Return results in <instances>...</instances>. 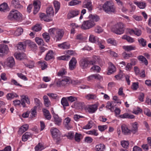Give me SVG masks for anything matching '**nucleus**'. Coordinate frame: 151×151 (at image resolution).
I'll return each mask as SVG.
<instances>
[{
  "label": "nucleus",
  "instance_id": "f257e3e1",
  "mask_svg": "<svg viewBox=\"0 0 151 151\" xmlns=\"http://www.w3.org/2000/svg\"><path fill=\"white\" fill-rule=\"evenodd\" d=\"M8 19L21 22L22 20V14L16 10L12 9L10 12L7 17Z\"/></svg>",
  "mask_w": 151,
  "mask_h": 151
},
{
  "label": "nucleus",
  "instance_id": "f03ea898",
  "mask_svg": "<svg viewBox=\"0 0 151 151\" xmlns=\"http://www.w3.org/2000/svg\"><path fill=\"white\" fill-rule=\"evenodd\" d=\"M102 8L104 12L107 13L116 12V8L111 1H108L105 2L103 5Z\"/></svg>",
  "mask_w": 151,
  "mask_h": 151
},
{
  "label": "nucleus",
  "instance_id": "7ed1b4c3",
  "mask_svg": "<svg viewBox=\"0 0 151 151\" xmlns=\"http://www.w3.org/2000/svg\"><path fill=\"white\" fill-rule=\"evenodd\" d=\"M124 30V24L121 22H119L115 24L111 28L112 31L117 35L123 34Z\"/></svg>",
  "mask_w": 151,
  "mask_h": 151
},
{
  "label": "nucleus",
  "instance_id": "20e7f679",
  "mask_svg": "<svg viewBox=\"0 0 151 151\" xmlns=\"http://www.w3.org/2000/svg\"><path fill=\"white\" fill-rule=\"evenodd\" d=\"M50 131L54 140L55 141L56 143L58 144L61 139L60 131L57 128L55 127L52 128L50 130Z\"/></svg>",
  "mask_w": 151,
  "mask_h": 151
},
{
  "label": "nucleus",
  "instance_id": "39448f33",
  "mask_svg": "<svg viewBox=\"0 0 151 151\" xmlns=\"http://www.w3.org/2000/svg\"><path fill=\"white\" fill-rule=\"evenodd\" d=\"M71 82V79L68 77L63 78L61 80H58L56 82L57 87L66 86L69 84Z\"/></svg>",
  "mask_w": 151,
  "mask_h": 151
},
{
  "label": "nucleus",
  "instance_id": "423d86ee",
  "mask_svg": "<svg viewBox=\"0 0 151 151\" xmlns=\"http://www.w3.org/2000/svg\"><path fill=\"white\" fill-rule=\"evenodd\" d=\"M95 25L94 22L91 19L84 21L82 25L81 26V28L83 29L86 30L89 29Z\"/></svg>",
  "mask_w": 151,
  "mask_h": 151
},
{
  "label": "nucleus",
  "instance_id": "0eeeda50",
  "mask_svg": "<svg viewBox=\"0 0 151 151\" xmlns=\"http://www.w3.org/2000/svg\"><path fill=\"white\" fill-rule=\"evenodd\" d=\"M94 62L92 61H89L86 59L83 58L80 60L79 64L80 67L83 69H86L89 64L93 65Z\"/></svg>",
  "mask_w": 151,
  "mask_h": 151
},
{
  "label": "nucleus",
  "instance_id": "6e6552de",
  "mask_svg": "<svg viewBox=\"0 0 151 151\" xmlns=\"http://www.w3.org/2000/svg\"><path fill=\"white\" fill-rule=\"evenodd\" d=\"M4 63L6 66L11 68H12L15 65L14 59L12 57L8 58L6 60Z\"/></svg>",
  "mask_w": 151,
  "mask_h": 151
},
{
  "label": "nucleus",
  "instance_id": "1a4fd4ad",
  "mask_svg": "<svg viewBox=\"0 0 151 151\" xmlns=\"http://www.w3.org/2000/svg\"><path fill=\"white\" fill-rule=\"evenodd\" d=\"M9 51V48L6 45H0V56H2L7 54Z\"/></svg>",
  "mask_w": 151,
  "mask_h": 151
},
{
  "label": "nucleus",
  "instance_id": "9d476101",
  "mask_svg": "<svg viewBox=\"0 0 151 151\" xmlns=\"http://www.w3.org/2000/svg\"><path fill=\"white\" fill-rule=\"evenodd\" d=\"M83 7L87 8L90 11H91L93 9L92 2L90 0H85L83 3Z\"/></svg>",
  "mask_w": 151,
  "mask_h": 151
},
{
  "label": "nucleus",
  "instance_id": "9b49d317",
  "mask_svg": "<svg viewBox=\"0 0 151 151\" xmlns=\"http://www.w3.org/2000/svg\"><path fill=\"white\" fill-rule=\"evenodd\" d=\"M21 105L23 107H26L25 102L28 104H29L30 102L29 99L27 95H22L21 96Z\"/></svg>",
  "mask_w": 151,
  "mask_h": 151
},
{
  "label": "nucleus",
  "instance_id": "f8f14e48",
  "mask_svg": "<svg viewBox=\"0 0 151 151\" xmlns=\"http://www.w3.org/2000/svg\"><path fill=\"white\" fill-rule=\"evenodd\" d=\"M64 31L62 29H57L55 35L56 41H58L60 40L64 34Z\"/></svg>",
  "mask_w": 151,
  "mask_h": 151
},
{
  "label": "nucleus",
  "instance_id": "ddd939ff",
  "mask_svg": "<svg viewBox=\"0 0 151 151\" xmlns=\"http://www.w3.org/2000/svg\"><path fill=\"white\" fill-rule=\"evenodd\" d=\"M77 63V61L75 58L73 57L70 60L69 66V68L71 70H74L76 68Z\"/></svg>",
  "mask_w": 151,
  "mask_h": 151
},
{
  "label": "nucleus",
  "instance_id": "4468645a",
  "mask_svg": "<svg viewBox=\"0 0 151 151\" xmlns=\"http://www.w3.org/2000/svg\"><path fill=\"white\" fill-rule=\"evenodd\" d=\"M98 106L95 104L92 105H89L86 107V109L90 113H94L97 109Z\"/></svg>",
  "mask_w": 151,
  "mask_h": 151
},
{
  "label": "nucleus",
  "instance_id": "2eb2a0df",
  "mask_svg": "<svg viewBox=\"0 0 151 151\" xmlns=\"http://www.w3.org/2000/svg\"><path fill=\"white\" fill-rule=\"evenodd\" d=\"M11 4L15 8L21 9L23 8V6L20 4L19 0H12Z\"/></svg>",
  "mask_w": 151,
  "mask_h": 151
},
{
  "label": "nucleus",
  "instance_id": "dca6fc26",
  "mask_svg": "<svg viewBox=\"0 0 151 151\" xmlns=\"http://www.w3.org/2000/svg\"><path fill=\"white\" fill-rule=\"evenodd\" d=\"M121 129L122 133L124 135H127L131 133L130 130L128 129L127 126L125 124H123L121 126Z\"/></svg>",
  "mask_w": 151,
  "mask_h": 151
},
{
  "label": "nucleus",
  "instance_id": "f3484780",
  "mask_svg": "<svg viewBox=\"0 0 151 151\" xmlns=\"http://www.w3.org/2000/svg\"><path fill=\"white\" fill-rule=\"evenodd\" d=\"M53 117L55 124L58 126H60L62 121L61 118L59 117L58 115L57 114H55L53 116Z\"/></svg>",
  "mask_w": 151,
  "mask_h": 151
},
{
  "label": "nucleus",
  "instance_id": "a211bd4d",
  "mask_svg": "<svg viewBox=\"0 0 151 151\" xmlns=\"http://www.w3.org/2000/svg\"><path fill=\"white\" fill-rule=\"evenodd\" d=\"M79 12L78 10H73L70 11L68 14L67 17L68 19L73 18L78 15Z\"/></svg>",
  "mask_w": 151,
  "mask_h": 151
},
{
  "label": "nucleus",
  "instance_id": "6ab92c4d",
  "mask_svg": "<svg viewBox=\"0 0 151 151\" xmlns=\"http://www.w3.org/2000/svg\"><path fill=\"white\" fill-rule=\"evenodd\" d=\"M54 53L53 51L50 50L48 51L47 54L45 59L47 60H48L54 58Z\"/></svg>",
  "mask_w": 151,
  "mask_h": 151
},
{
  "label": "nucleus",
  "instance_id": "aec40b11",
  "mask_svg": "<svg viewBox=\"0 0 151 151\" xmlns=\"http://www.w3.org/2000/svg\"><path fill=\"white\" fill-rule=\"evenodd\" d=\"M115 67L111 63H110V65L108 68V72L107 74L110 75L116 71Z\"/></svg>",
  "mask_w": 151,
  "mask_h": 151
},
{
  "label": "nucleus",
  "instance_id": "412c9836",
  "mask_svg": "<svg viewBox=\"0 0 151 151\" xmlns=\"http://www.w3.org/2000/svg\"><path fill=\"white\" fill-rule=\"evenodd\" d=\"M89 40L91 42L96 44L100 40V39L97 37L92 35H91L89 36Z\"/></svg>",
  "mask_w": 151,
  "mask_h": 151
},
{
  "label": "nucleus",
  "instance_id": "4be33fe9",
  "mask_svg": "<svg viewBox=\"0 0 151 151\" xmlns=\"http://www.w3.org/2000/svg\"><path fill=\"white\" fill-rule=\"evenodd\" d=\"M33 6H34L33 14H36L39 11L40 8V6L38 4L36 1H34L33 3Z\"/></svg>",
  "mask_w": 151,
  "mask_h": 151
},
{
  "label": "nucleus",
  "instance_id": "5701e85b",
  "mask_svg": "<svg viewBox=\"0 0 151 151\" xmlns=\"http://www.w3.org/2000/svg\"><path fill=\"white\" fill-rule=\"evenodd\" d=\"M42 111L45 118L49 120H50L51 118V116L49 111L46 109H43Z\"/></svg>",
  "mask_w": 151,
  "mask_h": 151
},
{
  "label": "nucleus",
  "instance_id": "b1692460",
  "mask_svg": "<svg viewBox=\"0 0 151 151\" xmlns=\"http://www.w3.org/2000/svg\"><path fill=\"white\" fill-rule=\"evenodd\" d=\"M119 116L122 119H134V115L132 114H129L128 113H125L123 114L119 115Z\"/></svg>",
  "mask_w": 151,
  "mask_h": 151
},
{
  "label": "nucleus",
  "instance_id": "393cba45",
  "mask_svg": "<svg viewBox=\"0 0 151 151\" xmlns=\"http://www.w3.org/2000/svg\"><path fill=\"white\" fill-rule=\"evenodd\" d=\"M32 135L29 132H27L22 136V140L25 142L27 140V139L32 137Z\"/></svg>",
  "mask_w": 151,
  "mask_h": 151
},
{
  "label": "nucleus",
  "instance_id": "a878e982",
  "mask_svg": "<svg viewBox=\"0 0 151 151\" xmlns=\"http://www.w3.org/2000/svg\"><path fill=\"white\" fill-rule=\"evenodd\" d=\"M15 57L16 58L19 60H21L23 59L26 58V56L25 54L23 53H19L15 54Z\"/></svg>",
  "mask_w": 151,
  "mask_h": 151
},
{
  "label": "nucleus",
  "instance_id": "bb28decb",
  "mask_svg": "<svg viewBox=\"0 0 151 151\" xmlns=\"http://www.w3.org/2000/svg\"><path fill=\"white\" fill-rule=\"evenodd\" d=\"M58 47L60 48L64 49H68L70 47V45L69 43L66 42H64L61 44L58 45Z\"/></svg>",
  "mask_w": 151,
  "mask_h": 151
},
{
  "label": "nucleus",
  "instance_id": "cd10ccee",
  "mask_svg": "<svg viewBox=\"0 0 151 151\" xmlns=\"http://www.w3.org/2000/svg\"><path fill=\"white\" fill-rule=\"evenodd\" d=\"M46 13L48 16H53L54 15V11L53 8L52 6H50L47 9Z\"/></svg>",
  "mask_w": 151,
  "mask_h": 151
},
{
  "label": "nucleus",
  "instance_id": "c85d7f7f",
  "mask_svg": "<svg viewBox=\"0 0 151 151\" xmlns=\"http://www.w3.org/2000/svg\"><path fill=\"white\" fill-rule=\"evenodd\" d=\"M114 103H115V102L108 101L107 102L106 106V108L110 109L111 112L114 111V106L113 105Z\"/></svg>",
  "mask_w": 151,
  "mask_h": 151
},
{
  "label": "nucleus",
  "instance_id": "c756f323",
  "mask_svg": "<svg viewBox=\"0 0 151 151\" xmlns=\"http://www.w3.org/2000/svg\"><path fill=\"white\" fill-rule=\"evenodd\" d=\"M43 99L44 101V104L46 106L48 107L50 105V101L47 96H44L43 97Z\"/></svg>",
  "mask_w": 151,
  "mask_h": 151
},
{
  "label": "nucleus",
  "instance_id": "7c9ffc66",
  "mask_svg": "<svg viewBox=\"0 0 151 151\" xmlns=\"http://www.w3.org/2000/svg\"><path fill=\"white\" fill-rule=\"evenodd\" d=\"M105 146L103 144H100L97 145L95 147V150L96 151H104Z\"/></svg>",
  "mask_w": 151,
  "mask_h": 151
},
{
  "label": "nucleus",
  "instance_id": "2f4dec72",
  "mask_svg": "<svg viewBox=\"0 0 151 151\" xmlns=\"http://www.w3.org/2000/svg\"><path fill=\"white\" fill-rule=\"evenodd\" d=\"M123 48L125 50L129 51L132 50H135L136 47L134 45H127L123 46Z\"/></svg>",
  "mask_w": 151,
  "mask_h": 151
},
{
  "label": "nucleus",
  "instance_id": "473e14b6",
  "mask_svg": "<svg viewBox=\"0 0 151 151\" xmlns=\"http://www.w3.org/2000/svg\"><path fill=\"white\" fill-rule=\"evenodd\" d=\"M18 95L15 93H11L7 94L6 98L7 99L11 100L14 97H17Z\"/></svg>",
  "mask_w": 151,
  "mask_h": 151
},
{
  "label": "nucleus",
  "instance_id": "72a5a7b5",
  "mask_svg": "<svg viewBox=\"0 0 151 151\" xmlns=\"http://www.w3.org/2000/svg\"><path fill=\"white\" fill-rule=\"evenodd\" d=\"M122 38L123 39L126 40L129 43H132L134 42V40L133 38L126 35H123L122 37Z\"/></svg>",
  "mask_w": 151,
  "mask_h": 151
},
{
  "label": "nucleus",
  "instance_id": "f704fd0d",
  "mask_svg": "<svg viewBox=\"0 0 151 151\" xmlns=\"http://www.w3.org/2000/svg\"><path fill=\"white\" fill-rule=\"evenodd\" d=\"M8 8L7 4L4 3L0 5V11L4 12Z\"/></svg>",
  "mask_w": 151,
  "mask_h": 151
},
{
  "label": "nucleus",
  "instance_id": "c9c22d12",
  "mask_svg": "<svg viewBox=\"0 0 151 151\" xmlns=\"http://www.w3.org/2000/svg\"><path fill=\"white\" fill-rule=\"evenodd\" d=\"M138 127L137 126V123L135 122L133 123L132 127L131 130L133 133H136L137 131Z\"/></svg>",
  "mask_w": 151,
  "mask_h": 151
},
{
  "label": "nucleus",
  "instance_id": "e433bc0d",
  "mask_svg": "<svg viewBox=\"0 0 151 151\" xmlns=\"http://www.w3.org/2000/svg\"><path fill=\"white\" fill-rule=\"evenodd\" d=\"M28 127L29 126L28 124L24 125L20 128L19 131L22 133L27 131L28 129Z\"/></svg>",
  "mask_w": 151,
  "mask_h": 151
},
{
  "label": "nucleus",
  "instance_id": "4c0bfd02",
  "mask_svg": "<svg viewBox=\"0 0 151 151\" xmlns=\"http://www.w3.org/2000/svg\"><path fill=\"white\" fill-rule=\"evenodd\" d=\"M135 4L140 9H143L146 6V4L144 2H134Z\"/></svg>",
  "mask_w": 151,
  "mask_h": 151
},
{
  "label": "nucleus",
  "instance_id": "58836bf2",
  "mask_svg": "<svg viewBox=\"0 0 151 151\" xmlns=\"http://www.w3.org/2000/svg\"><path fill=\"white\" fill-rule=\"evenodd\" d=\"M26 48V47L24 44L23 42H19L18 44L17 48L21 50H24Z\"/></svg>",
  "mask_w": 151,
  "mask_h": 151
},
{
  "label": "nucleus",
  "instance_id": "ea45409f",
  "mask_svg": "<svg viewBox=\"0 0 151 151\" xmlns=\"http://www.w3.org/2000/svg\"><path fill=\"white\" fill-rule=\"evenodd\" d=\"M138 59L139 60L144 63L146 65L148 64V62L146 59L143 56L139 55L138 57Z\"/></svg>",
  "mask_w": 151,
  "mask_h": 151
},
{
  "label": "nucleus",
  "instance_id": "a19ab883",
  "mask_svg": "<svg viewBox=\"0 0 151 151\" xmlns=\"http://www.w3.org/2000/svg\"><path fill=\"white\" fill-rule=\"evenodd\" d=\"M85 98L88 100L94 99L96 98V96L94 94H88L85 96Z\"/></svg>",
  "mask_w": 151,
  "mask_h": 151
},
{
  "label": "nucleus",
  "instance_id": "79ce46f5",
  "mask_svg": "<svg viewBox=\"0 0 151 151\" xmlns=\"http://www.w3.org/2000/svg\"><path fill=\"white\" fill-rule=\"evenodd\" d=\"M54 5L55 9V12L56 13L60 8V4L57 1H54Z\"/></svg>",
  "mask_w": 151,
  "mask_h": 151
},
{
  "label": "nucleus",
  "instance_id": "37998d69",
  "mask_svg": "<svg viewBox=\"0 0 151 151\" xmlns=\"http://www.w3.org/2000/svg\"><path fill=\"white\" fill-rule=\"evenodd\" d=\"M89 18L91 19L92 20L94 21L95 22H97L99 19V17L97 15H93L90 14L89 16Z\"/></svg>",
  "mask_w": 151,
  "mask_h": 151
},
{
  "label": "nucleus",
  "instance_id": "c03bdc74",
  "mask_svg": "<svg viewBox=\"0 0 151 151\" xmlns=\"http://www.w3.org/2000/svg\"><path fill=\"white\" fill-rule=\"evenodd\" d=\"M81 1L77 0H73L69 2L68 4L70 6H74L81 3Z\"/></svg>",
  "mask_w": 151,
  "mask_h": 151
},
{
  "label": "nucleus",
  "instance_id": "a18cd8bd",
  "mask_svg": "<svg viewBox=\"0 0 151 151\" xmlns=\"http://www.w3.org/2000/svg\"><path fill=\"white\" fill-rule=\"evenodd\" d=\"M122 55L123 58L125 59H128L129 58H132L133 56V55L131 53L128 54L126 52H124L122 53Z\"/></svg>",
  "mask_w": 151,
  "mask_h": 151
},
{
  "label": "nucleus",
  "instance_id": "49530a36",
  "mask_svg": "<svg viewBox=\"0 0 151 151\" xmlns=\"http://www.w3.org/2000/svg\"><path fill=\"white\" fill-rule=\"evenodd\" d=\"M23 32V29L21 28H19L15 31L14 34L16 36H19L21 35Z\"/></svg>",
  "mask_w": 151,
  "mask_h": 151
},
{
  "label": "nucleus",
  "instance_id": "de8ad7c7",
  "mask_svg": "<svg viewBox=\"0 0 151 151\" xmlns=\"http://www.w3.org/2000/svg\"><path fill=\"white\" fill-rule=\"evenodd\" d=\"M61 103L63 107L68 106L69 105L65 97L62 99Z\"/></svg>",
  "mask_w": 151,
  "mask_h": 151
},
{
  "label": "nucleus",
  "instance_id": "09e8293b",
  "mask_svg": "<svg viewBox=\"0 0 151 151\" xmlns=\"http://www.w3.org/2000/svg\"><path fill=\"white\" fill-rule=\"evenodd\" d=\"M32 29L33 30L37 32L41 30L42 27L40 24H36L32 28Z\"/></svg>",
  "mask_w": 151,
  "mask_h": 151
},
{
  "label": "nucleus",
  "instance_id": "8fccbe9b",
  "mask_svg": "<svg viewBox=\"0 0 151 151\" xmlns=\"http://www.w3.org/2000/svg\"><path fill=\"white\" fill-rule=\"evenodd\" d=\"M91 69L93 71L98 73L100 71L101 69L99 66L95 65H93V67H92L91 68Z\"/></svg>",
  "mask_w": 151,
  "mask_h": 151
},
{
  "label": "nucleus",
  "instance_id": "3c124183",
  "mask_svg": "<svg viewBox=\"0 0 151 151\" xmlns=\"http://www.w3.org/2000/svg\"><path fill=\"white\" fill-rule=\"evenodd\" d=\"M42 36L46 42H48L49 41L50 37L48 33L47 32L44 33L43 34Z\"/></svg>",
  "mask_w": 151,
  "mask_h": 151
},
{
  "label": "nucleus",
  "instance_id": "603ef678",
  "mask_svg": "<svg viewBox=\"0 0 151 151\" xmlns=\"http://www.w3.org/2000/svg\"><path fill=\"white\" fill-rule=\"evenodd\" d=\"M121 145L123 147L127 148L129 145V142L125 140L121 141Z\"/></svg>",
  "mask_w": 151,
  "mask_h": 151
},
{
  "label": "nucleus",
  "instance_id": "864d4df0",
  "mask_svg": "<svg viewBox=\"0 0 151 151\" xmlns=\"http://www.w3.org/2000/svg\"><path fill=\"white\" fill-rule=\"evenodd\" d=\"M35 41L38 45H44L43 41L41 38L37 37L35 39Z\"/></svg>",
  "mask_w": 151,
  "mask_h": 151
},
{
  "label": "nucleus",
  "instance_id": "5fc2aeb1",
  "mask_svg": "<svg viewBox=\"0 0 151 151\" xmlns=\"http://www.w3.org/2000/svg\"><path fill=\"white\" fill-rule=\"evenodd\" d=\"M108 43L110 44L114 45H116L117 43L116 41L114 39L109 38L107 40Z\"/></svg>",
  "mask_w": 151,
  "mask_h": 151
},
{
  "label": "nucleus",
  "instance_id": "6e6d98bb",
  "mask_svg": "<svg viewBox=\"0 0 151 151\" xmlns=\"http://www.w3.org/2000/svg\"><path fill=\"white\" fill-rule=\"evenodd\" d=\"M44 149V147L40 143H39L37 146L35 147V151H38L39 150L41 151Z\"/></svg>",
  "mask_w": 151,
  "mask_h": 151
},
{
  "label": "nucleus",
  "instance_id": "4d7b16f0",
  "mask_svg": "<svg viewBox=\"0 0 151 151\" xmlns=\"http://www.w3.org/2000/svg\"><path fill=\"white\" fill-rule=\"evenodd\" d=\"M138 41L143 47H145L146 45V41L143 38L138 39Z\"/></svg>",
  "mask_w": 151,
  "mask_h": 151
},
{
  "label": "nucleus",
  "instance_id": "13d9d810",
  "mask_svg": "<svg viewBox=\"0 0 151 151\" xmlns=\"http://www.w3.org/2000/svg\"><path fill=\"white\" fill-rule=\"evenodd\" d=\"M66 73L65 69L63 68L58 73L57 75L58 76H62L65 75Z\"/></svg>",
  "mask_w": 151,
  "mask_h": 151
},
{
  "label": "nucleus",
  "instance_id": "bf43d9fd",
  "mask_svg": "<svg viewBox=\"0 0 151 151\" xmlns=\"http://www.w3.org/2000/svg\"><path fill=\"white\" fill-rule=\"evenodd\" d=\"M57 30V29L55 28H51L49 30L48 32L51 35L53 36L56 33Z\"/></svg>",
  "mask_w": 151,
  "mask_h": 151
},
{
  "label": "nucleus",
  "instance_id": "052dcab7",
  "mask_svg": "<svg viewBox=\"0 0 151 151\" xmlns=\"http://www.w3.org/2000/svg\"><path fill=\"white\" fill-rule=\"evenodd\" d=\"M92 121L89 122L87 125L83 127V129H87L91 128L92 126Z\"/></svg>",
  "mask_w": 151,
  "mask_h": 151
},
{
  "label": "nucleus",
  "instance_id": "680f3d73",
  "mask_svg": "<svg viewBox=\"0 0 151 151\" xmlns=\"http://www.w3.org/2000/svg\"><path fill=\"white\" fill-rule=\"evenodd\" d=\"M93 61H92L94 62V64L95 62H97L99 63H100L101 62V60L99 56L95 55L93 56Z\"/></svg>",
  "mask_w": 151,
  "mask_h": 151
},
{
  "label": "nucleus",
  "instance_id": "e2e57ef3",
  "mask_svg": "<svg viewBox=\"0 0 151 151\" xmlns=\"http://www.w3.org/2000/svg\"><path fill=\"white\" fill-rule=\"evenodd\" d=\"M37 109V106H35L34 107L33 109H32L31 114L32 115V117H34L37 114V112L36 110Z\"/></svg>",
  "mask_w": 151,
  "mask_h": 151
},
{
  "label": "nucleus",
  "instance_id": "0e129e2a",
  "mask_svg": "<svg viewBox=\"0 0 151 151\" xmlns=\"http://www.w3.org/2000/svg\"><path fill=\"white\" fill-rule=\"evenodd\" d=\"M94 31L96 33H100L103 32V29L101 27L97 26L95 28Z\"/></svg>",
  "mask_w": 151,
  "mask_h": 151
},
{
  "label": "nucleus",
  "instance_id": "69168bd1",
  "mask_svg": "<svg viewBox=\"0 0 151 151\" xmlns=\"http://www.w3.org/2000/svg\"><path fill=\"white\" fill-rule=\"evenodd\" d=\"M107 126L106 125H104L102 126H98V128L99 130L101 132H102L104 131L105 129H107Z\"/></svg>",
  "mask_w": 151,
  "mask_h": 151
},
{
  "label": "nucleus",
  "instance_id": "338daca9",
  "mask_svg": "<svg viewBox=\"0 0 151 151\" xmlns=\"http://www.w3.org/2000/svg\"><path fill=\"white\" fill-rule=\"evenodd\" d=\"M99 47L101 49H103L105 47L102 44V41L99 40L96 43Z\"/></svg>",
  "mask_w": 151,
  "mask_h": 151
},
{
  "label": "nucleus",
  "instance_id": "774afa93",
  "mask_svg": "<svg viewBox=\"0 0 151 151\" xmlns=\"http://www.w3.org/2000/svg\"><path fill=\"white\" fill-rule=\"evenodd\" d=\"M144 113L148 116H151V111L148 108H145L144 110Z\"/></svg>",
  "mask_w": 151,
  "mask_h": 151
}]
</instances>
